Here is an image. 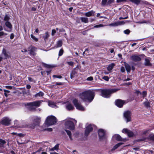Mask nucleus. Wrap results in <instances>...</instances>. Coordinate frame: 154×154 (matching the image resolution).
<instances>
[{"mask_svg": "<svg viewBox=\"0 0 154 154\" xmlns=\"http://www.w3.org/2000/svg\"><path fill=\"white\" fill-rule=\"evenodd\" d=\"M28 79L29 80L30 82H33V79L31 78L30 77H28Z\"/></svg>", "mask_w": 154, "mask_h": 154, "instance_id": "nucleus-59", "label": "nucleus"}, {"mask_svg": "<svg viewBox=\"0 0 154 154\" xmlns=\"http://www.w3.org/2000/svg\"><path fill=\"white\" fill-rule=\"evenodd\" d=\"M131 2L136 4L138 5L140 2V0H129Z\"/></svg>", "mask_w": 154, "mask_h": 154, "instance_id": "nucleus-32", "label": "nucleus"}, {"mask_svg": "<svg viewBox=\"0 0 154 154\" xmlns=\"http://www.w3.org/2000/svg\"><path fill=\"white\" fill-rule=\"evenodd\" d=\"M6 143V141L2 139H0V147H2L3 146V144Z\"/></svg>", "mask_w": 154, "mask_h": 154, "instance_id": "nucleus-33", "label": "nucleus"}, {"mask_svg": "<svg viewBox=\"0 0 154 154\" xmlns=\"http://www.w3.org/2000/svg\"><path fill=\"white\" fill-rule=\"evenodd\" d=\"M119 90V89L118 88L102 90L101 95L105 98H109L110 97L111 94L116 92Z\"/></svg>", "mask_w": 154, "mask_h": 154, "instance_id": "nucleus-2", "label": "nucleus"}, {"mask_svg": "<svg viewBox=\"0 0 154 154\" xmlns=\"http://www.w3.org/2000/svg\"><path fill=\"white\" fill-rule=\"evenodd\" d=\"M56 32V31L55 29H53L52 31L51 35L52 36L54 35Z\"/></svg>", "mask_w": 154, "mask_h": 154, "instance_id": "nucleus-48", "label": "nucleus"}, {"mask_svg": "<svg viewBox=\"0 0 154 154\" xmlns=\"http://www.w3.org/2000/svg\"><path fill=\"white\" fill-rule=\"evenodd\" d=\"M94 13V12L93 11H91L88 12L86 13L85 14L87 17H89L93 16Z\"/></svg>", "mask_w": 154, "mask_h": 154, "instance_id": "nucleus-19", "label": "nucleus"}, {"mask_svg": "<svg viewBox=\"0 0 154 154\" xmlns=\"http://www.w3.org/2000/svg\"><path fill=\"white\" fill-rule=\"evenodd\" d=\"M63 42L61 40H60L57 42L56 46V47H54V48H58L61 47L62 45Z\"/></svg>", "mask_w": 154, "mask_h": 154, "instance_id": "nucleus-21", "label": "nucleus"}, {"mask_svg": "<svg viewBox=\"0 0 154 154\" xmlns=\"http://www.w3.org/2000/svg\"><path fill=\"white\" fill-rule=\"evenodd\" d=\"M148 139L150 140L154 141V134H149Z\"/></svg>", "mask_w": 154, "mask_h": 154, "instance_id": "nucleus-28", "label": "nucleus"}, {"mask_svg": "<svg viewBox=\"0 0 154 154\" xmlns=\"http://www.w3.org/2000/svg\"><path fill=\"white\" fill-rule=\"evenodd\" d=\"M130 32V31L129 30L127 29L125 31H124V32L125 34H128Z\"/></svg>", "mask_w": 154, "mask_h": 154, "instance_id": "nucleus-45", "label": "nucleus"}, {"mask_svg": "<svg viewBox=\"0 0 154 154\" xmlns=\"http://www.w3.org/2000/svg\"><path fill=\"white\" fill-rule=\"evenodd\" d=\"M103 26L102 24H99L95 25L94 26V27L95 28H98L101 27Z\"/></svg>", "mask_w": 154, "mask_h": 154, "instance_id": "nucleus-53", "label": "nucleus"}, {"mask_svg": "<svg viewBox=\"0 0 154 154\" xmlns=\"http://www.w3.org/2000/svg\"><path fill=\"white\" fill-rule=\"evenodd\" d=\"M11 120L8 118H5L2 120V123L3 124L8 125L10 124Z\"/></svg>", "mask_w": 154, "mask_h": 154, "instance_id": "nucleus-13", "label": "nucleus"}, {"mask_svg": "<svg viewBox=\"0 0 154 154\" xmlns=\"http://www.w3.org/2000/svg\"><path fill=\"white\" fill-rule=\"evenodd\" d=\"M31 38L32 39L34 40L35 42H37L38 41V39L36 38L33 35L31 34Z\"/></svg>", "mask_w": 154, "mask_h": 154, "instance_id": "nucleus-37", "label": "nucleus"}, {"mask_svg": "<svg viewBox=\"0 0 154 154\" xmlns=\"http://www.w3.org/2000/svg\"><path fill=\"white\" fill-rule=\"evenodd\" d=\"M63 83L61 82H57L55 84L57 85H62Z\"/></svg>", "mask_w": 154, "mask_h": 154, "instance_id": "nucleus-61", "label": "nucleus"}, {"mask_svg": "<svg viewBox=\"0 0 154 154\" xmlns=\"http://www.w3.org/2000/svg\"><path fill=\"white\" fill-rule=\"evenodd\" d=\"M53 77L54 78H58L59 79H61L62 78V76L61 75H53Z\"/></svg>", "mask_w": 154, "mask_h": 154, "instance_id": "nucleus-42", "label": "nucleus"}, {"mask_svg": "<svg viewBox=\"0 0 154 154\" xmlns=\"http://www.w3.org/2000/svg\"><path fill=\"white\" fill-rule=\"evenodd\" d=\"M76 123V121L74 119L72 120L67 121L65 124V128L71 130H73L75 128V123Z\"/></svg>", "mask_w": 154, "mask_h": 154, "instance_id": "nucleus-4", "label": "nucleus"}, {"mask_svg": "<svg viewBox=\"0 0 154 154\" xmlns=\"http://www.w3.org/2000/svg\"><path fill=\"white\" fill-rule=\"evenodd\" d=\"M147 92L146 91H143L142 94V95L143 97H145L146 95Z\"/></svg>", "mask_w": 154, "mask_h": 154, "instance_id": "nucleus-51", "label": "nucleus"}, {"mask_svg": "<svg viewBox=\"0 0 154 154\" xmlns=\"http://www.w3.org/2000/svg\"><path fill=\"white\" fill-rule=\"evenodd\" d=\"M7 34L4 33L3 32H0V37L3 35H7Z\"/></svg>", "mask_w": 154, "mask_h": 154, "instance_id": "nucleus-44", "label": "nucleus"}, {"mask_svg": "<svg viewBox=\"0 0 154 154\" xmlns=\"http://www.w3.org/2000/svg\"><path fill=\"white\" fill-rule=\"evenodd\" d=\"M4 91L5 92V93L10 92V91L8 90H5V89H4Z\"/></svg>", "mask_w": 154, "mask_h": 154, "instance_id": "nucleus-63", "label": "nucleus"}, {"mask_svg": "<svg viewBox=\"0 0 154 154\" xmlns=\"http://www.w3.org/2000/svg\"><path fill=\"white\" fill-rule=\"evenodd\" d=\"M42 101H36L30 103H27V106H30L39 107L41 105Z\"/></svg>", "mask_w": 154, "mask_h": 154, "instance_id": "nucleus-8", "label": "nucleus"}, {"mask_svg": "<svg viewBox=\"0 0 154 154\" xmlns=\"http://www.w3.org/2000/svg\"><path fill=\"white\" fill-rule=\"evenodd\" d=\"M45 130H47L49 131H52V129L51 128H48L45 129Z\"/></svg>", "mask_w": 154, "mask_h": 154, "instance_id": "nucleus-55", "label": "nucleus"}, {"mask_svg": "<svg viewBox=\"0 0 154 154\" xmlns=\"http://www.w3.org/2000/svg\"><path fill=\"white\" fill-rule=\"evenodd\" d=\"M121 71L122 72H125V69L124 67H122L121 69Z\"/></svg>", "mask_w": 154, "mask_h": 154, "instance_id": "nucleus-56", "label": "nucleus"}, {"mask_svg": "<svg viewBox=\"0 0 154 154\" xmlns=\"http://www.w3.org/2000/svg\"><path fill=\"white\" fill-rule=\"evenodd\" d=\"M18 135L20 137H23L24 136L23 134L21 133L18 134Z\"/></svg>", "mask_w": 154, "mask_h": 154, "instance_id": "nucleus-62", "label": "nucleus"}, {"mask_svg": "<svg viewBox=\"0 0 154 154\" xmlns=\"http://www.w3.org/2000/svg\"><path fill=\"white\" fill-rule=\"evenodd\" d=\"M93 80V78L92 77H88L87 80L88 81H92Z\"/></svg>", "mask_w": 154, "mask_h": 154, "instance_id": "nucleus-52", "label": "nucleus"}, {"mask_svg": "<svg viewBox=\"0 0 154 154\" xmlns=\"http://www.w3.org/2000/svg\"><path fill=\"white\" fill-rule=\"evenodd\" d=\"M18 121L17 120H15L14 121V124L16 125L15 126H17V127H20V126H17V124H18Z\"/></svg>", "mask_w": 154, "mask_h": 154, "instance_id": "nucleus-50", "label": "nucleus"}, {"mask_svg": "<svg viewBox=\"0 0 154 154\" xmlns=\"http://www.w3.org/2000/svg\"><path fill=\"white\" fill-rule=\"evenodd\" d=\"M63 53V49H61L59 51V56H60L62 55Z\"/></svg>", "mask_w": 154, "mask_h": 154, "instance_id": "nucleus-39", "label": "nucleus"}, {"mask_svg": "<svg viewBox=\"0 0 154 154\" xmlns=\"http://www.w3.org/2000/svg\"><path fill=\"white\" fill-rule=\"evenodd\" d=\"M41 118L40 117H35L33 121L34 124L35 125H38L41 121Z\"/></svg>", "mask_w": 154, "mask_h": 154, "instance_id": "nucleus-17", "label": "nucleus"}, {"mask_svg": "<svg viewBox=\"0 0 154 154\" xmlns=\"http://www.w3.org/2000/svg\"><path fill=\"white\" fill-rule=\"evenodd\" d=\"M59 144H56L54 147V148L55 149V150H57L59 149Z\"/></svg>", "mask_w": 154, "mask_h": 154, "instance_id": "nucleus-47", "label": "nucleus"}, {"mask_svg": "<svg viewBox=\"0 0 154 154\" xmlns=\"http://www.w3.org/2000/svg\"><path fill=\"white\" fill-rule=\"evenodd\" d=\"M14 38V34L13 33H11V35L10 38L11 39H13Z\"/></svg>", "mask_w": 154, "mask_h": 154, "instance_id": "nucleus-57", "label": "nucleus"}, {"mask_svg": "<svg viewBox=\"0 0 154 154\" xmlns=\"http://www.w3.org/2000/svg\"><path fill=\"white\" fill-rule=\"evenodd\" d=\"M49 36V35L48 32H46L45 35L43 36V38L44 40H45L48 39V38Z\"/></svg>", "mask_w": 154, "mask_h": 154, "instance_id": "nucleus-31", "label": "nucleus"}, {"mask_svg": "<svg viewBox=\"0 0 154 154\" xmlns=\"http://www.w3.org/2000/svg\"><path fill=\"white\" fill-rule=\"evenodd\" d=\"M115 66V64L113 63H112L109 64L107 68V69L109 71H110L111 70L114 66Z\"/></svg>", "mask_w": 154, "mask_h": 154, "instance_id": "nucleus-25", "label": "nucleus"}, {"mask_svg": "<svg viewBox=\"0 0 154 154\" xmlns=\"http://www.w3.org/2000/svg\"><path fill=\"white\" fill-rule=\"evenodd\" d=\"M98 134L100 140H103L106 138V133L104 130L99 129L98 131Z\"/></svg>", "mask_w": 154, "mask_h": 154, "instance_id": "nucleus-6", "label": "nucleus"}, {"mask_svg": "<svg viewBox=\"0 0 154 154\" xmlns=\"http://www.w3.org/2000/svg\"><path fill=\"white\" fill-rule=\"evenodd\" d=\"M75 68H76L73 69L70 74V78L71 79H72L74 77L75 75L77 73V72L75 70Z\"/></svg>", "mask_w": 154, "mask_h": 154, "instance_id": "nucleus-22", "label": "nucleus"}, {"mask_svg": "<svg viewBox=\"0 0 154 154\" xmlns=\"http://www.w3.org/2000/svg\"><path fill=\"white\" fill-rule=\"evenodd\" d=\"M143 104L146 107L148 108L150 107V103L148 101L144 102Z\"/></svg>", "mask_w": 154, "mask_h": 154, "instance_id": "nucleus-34", "label": "nucleus"}, {"mask_svg": "<svg viewBox=\"0 0 154 154\" xmlns=\"http://www.w3.org/2000/svg\"><path fill=\"white\" fill-rule=\"evenodd\" d=\"M26 88L28 89H29L31 88V86L30 85H26Z\"/></svg>", "mask_w": 154, "mask_h": 154, "instance_id": "nucleus-64", "label": "nucleus"}, {"mask_svg": "<svg viewBox=\"0 0 154 154\" xmlns=\"http://www.w3.org/2000/svg\"><path fill=\"white\" fill-rule=\"evenodd\" d=\"M118 23L119 26L123 25L125 23V22L124 21H119Z\"/></svg>", "mask_w": 154, "mask_h": 154, "instance_id": "nucleus-43", "label": "nucleus"}, {"mask_svg": "<svg viewBox=\"0 0 154 154\" xmlns=\"http://www.w3.org/2000/svg\"><path fill=\"white\" fill-rule=\"evenodd\" d=\"M113 140H116L119 141H123V139L121 137L120 135L119 134H115L112 137Z\"/></svg>", "mask_w": 154, "mask_h": 154, "instance_id": "nucleus-16", "label": "nucleus"}, {"mask_svg": "<svg viewBox=\"0 0 154 154\" xmlns=\"http://www.w3.org/2000/svg\"><path fill=\"white\" fill-rule=\"evenodd\" d=\"M73 103L77 109L81 111L84 110V108L78 102V101L77 99H74L73 100Z\"/></svg>", "mask_w": 154, "mask_h": 154, "instance_id": "nucleus-5", "label": "nucleus"}, {"mask_svg": "<svg viewBox=\"0 0 154 154\" xmlns=\"http://www.w3.org/2000/svg\"><path fill=\"white\" fill-rule=\"evenodd\" d=\"M48 105L50 106L51 107L55 108L57 107V106H56L55 103H54V102H52V101H49L48 102Z\"/></svg>", "mask_w": 154, "mask_h": 154, "instance_id": "nucleus-20", "label": "nucleus"}, {"mask_svg": "<svg viewBox=\"0 0 154 154\" xmlns=\"http://www.w3.org/2000/svg\"><path fill=\"white\" fill-rule=\"evenodd\" d=\"M66 108L68 110H72L74 109V107L72 105L69 103H68L66 105Z\"/></svg>", "mask_w": 154, "mask_h": 154, "instance_id": "nucleus-18", "label": "nucleus"}, {"mask_svg": "<svg viewBox=\"0 0 154 154\" xmlns=\"http://www.w3.org/2000/svg\"><path fill=\"white\" fill-rule=\"evenodd\" d=\"M44 93L42 92H39V93H37L35 95V97H41L43 96Z\"/></svg>", "mask_w": 154, "mask_h": 154, "instance_id": "nucleus-29", "label": "nucleus"}, {"mask_svg": "<svg viewBox=\"0 0 154 154\" xmlns=\"http://www.w3.org/2000/svg\"><path fill=\"white\" fill-rule=\"evenodd\" d=\"M125 103L124 100L120 99L116 100L115 101L116 105L119 107H122Z\"/></svg>", "mask_w": 154, "mask_h": 154, "instance_id": "nucleus-11", "label": "nucleus"}, {"mask_svg": "<svg viewBox=\"0 0 154 154\" xmlns=\"http://www.w3.org/2000/svg\"><path fill=\"white\" fill-rule=\"evenodd\" d=\"M65 131L66 132V133L68 135L69 137L71 140H72V133L71 132L67 130H65Z\"/></svg>", "mask_w": 154, "mask_h": 154, "instance_id": "nucleus-24", "label": "nucleus"}, {"mask_svg": "<svg viewBox=\"0 0 154 154\" xmlns=\"http://www.w3.org/2000/svg\"><path fill=\"white\" fill-rule=\"evenodd\" d=\"M107 0H102L101 4L103 6L106 5Z\"/></svg>", "mask_w": 154, "mask_h": 154, "instance_id": "nucleus-41", "label": "nucleus"}, {"mask_svg": "<svg viewBox=\"0 0 154 154\" xmlns=\"http://www.w3.org/2000/svg\"><path fill=\"white\" fill-rule=\"evenodd\" d=\"M67 63L71 66H72L74 64V62L72 61L67 62Z\"/></svg>", "mask_w": 154, "mask_h": 154, "instance_id": "nucleus-46", "label": "nucleus"}, {"mask_svg": "<svg viewBox=\"0 0 154 154\" xmlns=\"http://www.w3.org/2000/svg\"><path fill=\"white\" fill-rule=\"evenodd\" d=\"M94 92L91 90H88L83 92L80 95V98L84 101H88L91 102L94 97Z\"/></svg>", "mask_w": 154, "mask_h": 154, "instance_id": "nucleus-1", "label": "nucleus"}, {"mask_svg": "<svg viewBox=\"0 0 154 154\" xmlns=\"http://www.w3.org/2000/svg\"><path fill=\"white\" fill-rule=\"evenodd\" d=\"M131 59L132 60L135 62L140 61L141 60V58L139 56L136 54L132 55L131 57Z\"/></svg>", "mask_w": 154, "mask_h": 154, "instance_id": "nucleus-12", "label": "nucleus"}, {"mask_svg": "<svg viewBox=\"0 0 154 154\" xmlns=\"http://www.w3.org/2000/svg\"><path fill=\"white\" fill-rule=\"evenodd\" d=\"M122 132L123 133H127L129 137H132L134 135V134L132 131L129 130L125 128L123 129L122 131Z\"/></svg>", "mask_w": 154, "mask_h": 154, "instance_id": "nucleus-14", "label": "nucleus"}, {"mask_svg": "<svg viewBox=\"0 0 154 154\" xmlns=\"http://www.w3.org/2000/svg\"><path fill=\"white\" fill-rule=\"evenodd\" d=\"M125 67L127 71L128 72H130L131 70L130 66L128 64H125Z\"/></svg>", "mask_w": 154, "mask_h": 154, "instance_id": "nucleus-30", "label": "nucleus"}, {"mask_svg": "<svg viewBox=\"0 0 154 154\" xmlns=\"http://www.w3.org/2000/svg\"><path fill=\"white\" fill-rule=\"evenodd\" d=\"M2 53L4 55L5 58V59L9 58L11 57L10 54L8 52H7L4 48L3 49Z\"/></svg>", "mask_w": 154, "mask_h": 154, "instance_id": "nucleus-15", "label": "nucleus"}, {"mask_svg": "<svg viewBox=\"0 0 154 154\" xmlns=\"http://www.w3.org/2000/svg\"><path fill=\"white\" fill-rule=\"evenodd\" d=\"M44 65L45 67L47 68H50L51 67V66L47 64H44Z\"/></svg>", "mask_w": 154, "mask_h": 154, "instance_id": "nucleus-49", "label": "nucleus"}, {"mask_svg": "<svg viewBox=\"0 0 154 154\" xmlns=\"http://www.w3.org/2000/svg\"><path fill=\"white\" fill-rule=\"evenodd\" d=\"M6 88L8 89H11L12 87L11 86H5Z\"/></svg>", "mask_w": 154, "mask_h": 154, "instance_id": "nucleus-60", "label": "nucleus"}, {"mask_svg": "<svg viewBox=\"0 0 154 154\" xmlns=\"http://www.w3.org/2000/svg\"><path fill=\"white\" fill-rule=\"evenodd\" d=\"M80 19L82 21L85 23H88V19L87 17H81Z\"/></svg>", "mask_w": 154, "mask_h": 154, "instance_id": "nucleus-27", "label": "nucleus"}, {"mask_svg": "<svg viewBox=\"0 0 154 154\" xmlns=\"http://www.w3.org/2000/svg\"><path fill=\"white\" fill-rule=\"evenodd\" d=\"M93 130L92 125H89L86 127V128L85 131V135L86 136H88L89 134Z\"/></svg>", "mask_w": 154, "mask_h": 154, "instance_id": "nucleus-10", "label": "nucleus"}, {"mask_svg": "<svg viewBox=\"0 0 154 154\" xmlns=\"http://www.w3.org/2000/svg\"><path fill=\"white\" fill-rule=\"evenodd\" d=\"M114 2V0H109L107 4H110Z\"/></svg>", "mask_w": 154, "mask_h": 154, "instance_id": "nucleus-54", "label": "nucleus"}, {"mask_svg": "<svg viewBox=\"0 0 154 154\" xmlns=\"http://www.w3.org/2000/svg\"><path fill=\"white\" fill-rule=\"evenodd\" d=\"M149 131V130H146L143 131V134H146Z\"/></svg>", "mask_w": 154, "mask_h": 154, "instance_id": "nucleus-58", "label": "nucleus"}, {"mask_svg": "<svg viewBox=\"0 0 154 154\" xmlns=\"http://www.w3.org/2000/svg\"><path fill=\"white\" fill-rule=\"evenodd\" d=\"M102 79L106 81H108L109 79V78L107 76H105L102 77Z\"/></svg>", "mask_w": 154, "mask_h": 154, "instance_id": "nucleus-40", "label": "nucleus"}, {"mask_svg": "<svg viewBox=\"0 0 154 154\" xmlns=\"http://www.w3.org/2000/svg\"><path fill=\"white\" fill-rule=\"evenodd\" d=\"M123 144L122 143H119L115 146H114L113 148L112 149V151H113L117 149L118 147H119L120 145H122Z\"/></svg>", "mask_w": 154, "mask_h": 154, "instance_id": "nucleus-23", "label": "nucleus"}, {"mask_svg": "<svg viewBox=\"0 0 154 154\" xmlns=\"http://www.w3.org/2000/svg\"><path fill=\"white\" fill-rule=\"evenodd\" d=\"M5 25L6 26L11 29H12V25L8 21H6L5 23Z\"/></svg>", "mask_w": 154, "mask_h": 154, "instance_id": "nucleus-26", "label": "nucleus"}, {"mask_svg": "<svg viewBox=\"0 0 154 154\" xmlns=\"http://www.w3.org/2000/svg\"><path fill=\"white\" fill-rule=\"evenodd\" d=\"M10 18L9 16L7 14L5 15L4 20V21H8L9 20Z\"/></svg>", "mask_w": 154, "mask_h": 154, "instance_id": "nucleus-35", "label": "nucleus"}, {"mask_svg": "<svg viewBox=\"0 0 154 154\" xmlns=\"http://www.w3.org/2000/svg\"><path fill=\"white\" fill-rule=\"evenodd\" d=\"M145 65L147 66H149L150 65V63L149 62V60L147 59H145Z\"/></svg>", "mask_w": 154, "mask_h": 154, "instance_id": "nucleus-36", "label": "nucleus"}, {"mask_svg": "<svg viewBox=\"0 0 154 154\" xmlns=\"http://www.w3.org/2000/svg\"><path fill=\"white\" fill-rule=\"evenodd\" d=\"M131 112L130 111H127L124 113V116L127 122L131 121Z\"/></svg>", "mask_w": 154, "mask_h": 154, "instance_id": "nucleus-7", "label": "nucleus"}, {"mask_svg": "<svg viewBox=\"0 0 154 154\" xmlns=\"http://www.w3.org/2000/svg\"><path fill=\"white\" fill-rule=\"evenodd\" d=\"M57 122L56 118L53 116H48L45 122V124L48 126L55 124Z\"/></svg>", "mask_w": 154, "mask_h": 154, "instance_id": "nucleus-3", "label": "nucleus"}, {"mask_svg": "<svg viewBox=\"0 0 154 154\" xmlns=\"http://www.w3.org/2000/svg\"><path fill=\"white\" fill-rule=\"evenodd\" d=\"M118 21L117 22H115L114 23H111L109 25L110 26H118Z\"/></svg>", "mask_w": 154, "mask_h": 154, "instance_id": "nucleus-38", "label": "nucleus"}, {"mask_svg": "<svg viewBox=\"0 0 154 154\" xmlns=\"http://www.w3.org/2000/svg\"><path fill=\"white\" fill-rule=\"evenodd\" d=\"M37 49L35 47L31 46L28 48V51L29 54L31 55L34 56L35 55V51H36Z\"/></svg>", "mask_w": 154, "mask_h": 154, "instance_id": "nucleus-9", "label": "nucleus"}]
</instances>
